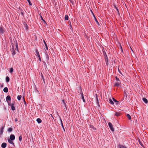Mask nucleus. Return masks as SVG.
Returning a JSON list of instances; mask_svg holds the SVG:
<instances>
[{
	"instance_id": "f257e3e1",
	"label": "nucleus",
	"mask_w": 148,
	"mask_h": 148,
	"mask_svg": "<svg viewBox=\"0 0 148 148\" xmlns=\"http://www.w3.org/2000/svg\"><path fill=\"white\" fill-rule=\"evenodd\" d=\"M108 125L110 129V130L114 132V129L113 127V125L110 122H109L108 123Z\"/></svg>"
},
{
	"instance_id": "f03ea898",
	"label": "nucleus",
	"mask_w": 148,
	"mask_h": 148,
	"mask_svg": "<svg viewBox=\"0 0 148 148\" xmlns=\"http://www.w3.org/2000/svg\"><path fill=\"white\" fill-rule=\"evenodd\" d=\"M8 105L9 106H10L11 107V108L12 110H15V107L14 106V104L13 103H8Z\"/></svg>"
},
{
	"instance_id": "7ed1b4c3",
	"label": "nucleus",
	"mask_w": 148,
	"mask_h": 148,
	"mask_svg": "<svg viewBox=\"0 0 148 148\" xmlns=\"http://www.w3.org/2000/svg\"><path fill=\"white\" fill-rule=\"evenodd\" d=\"M121 84V82L120 81H117L114 84V86H120Z\"/></svg>"
},
{
	"instance_id": "20e7f679",
	"label": "nucleus",
	"mask_w": 148,
	"mask_h": 148,
	"mask_svg": "<svg viewBox=\"0 0 148 148\" xmlns=\"http://www.w3.org/2000/svg\"><path fill=\"white\" fill-rule=\"evenodd\" d=\"M81 92L80 93V94H81V98H82V99L83 102H85V99H84V97L83 94L82 92V90H81Z\"/></svg>"
},
{
	"instance_id": "39448f33",
	"label": "nucleus",
	"mask_w": 148,
	"mask_h": 148,
	"mask_svg": "<svg viewBox=\"0 0 148 148\" xmlns=\"http://www.w3.org/2000/svg\"><path fill=\"white\" fill-rule=\"evenodd\" d=\"M4 127L3 126H2L0 129V135H1L3 132V130L4 129Z\"/></svg>"
},
{
	"instance_id": "423d86ee",
	"label": "nucleus",
	"mask_w": 148,
	"mask_h": 148,
	"mask_svg": "<svg viewBox=\"0 0 148 148\" xmlns=\"http://www.w3.org/2000/svg\"><path fill=\"white\" fill-rule=\"evenodd\" d=\"M11 51L12 52V55H14L15 54V52L14 50V46L13 45L12 46Z\"/></svg>"
},
{
	"instance_id": "0eeeda50",
	"label": "nucleus",
	"mask_w": 148,
	"mask_h": 148,
	"mask_svg": "<svg viewBox=\"0 0 148 148\" xmlns=\"http://www.w3.org/2000/svg\"><path fill=\"white\" fill-rule=\"evenodd\" d=\"M15 138V137L14 135H11L10 136V139L11 140H14Z\"/></svg>"
},
{
	"instance_id": "6e6552de",
	"label": "nucleus",
	"mask_w": 148,
	"mask_h": 148,
	"mask_svg": "<svg viewBox=\"0 0 148 148\" xmlns=\"http://www.w3.org/2000/svg\"><path fill=\"white\" fill-rule=\"evenodd\" d=\"M7 145V144L6 143H3L1 145V147L3 148H5Z\"/></svg>"
},
{
	"instance_id": "1a4fd4ad",
	"label": "nucleus",
	"mask_w": 148,
	"mask_h": 148,
	"mask_svg": "<svg viewBox=\"0 0 148 148\" xmlns=\"http://www.w3.org/2000/svg\"><path fill=\"white\" fill-rule=\"evenodd\" d=\"M14 45L16 47L15 50H16L17 51H18V44L17 41L15 42V43Z\"/></svg>"
},
{
	"instance_id": "9d476101",
	"label": "nucleus",
	"mask_w": 148,
	"mask_h": 148,
	"mask_svg": "<svg viewBox=\"0 0 148 148\" xmlns=\"http://www.w3.org/2000/svg\"><path fill=\"white\" fill-rule=\"evenodd\" d=\"M90 128H91L92 130V131H95L96 130V129L93 126L91 125L90 126Z\"/></svg>"
},
{
	"instance_id": "9b49d317",
	"label": "nucleus",
	"mask_w": 148,
	"mask_h": 148,
	"mask_svg": "<svg viewBox=\"0 0 148 148\" xmlns=\"http://www.w3.org/2000/svg\"><path fill=\"white\" fill-rule=\"evenodd\" d=\"M143 100L146 103H147L148 102L147 100L145 97H144L143 98Z\"/></svg>"
},
{
	"instance_id": "f8f14e48",
	"label": "nucleus",
	"mask_w": 148,
	"mask_h": 148,
	"mask_svg": "<svg viewBox=\"0 0 148 148\" xmlns=\"http://www.w3.org/2000/svg\"><path fill=\"white\" fill-rule=\"evenodd\" d=\"M118 146L119 148H127L126 147L122 145H119Z\"/></svg>"
},
{
	"instance_id": "ddd939ff",
	"label": "nucleus",
	"mask_w": 148,
	"mask_h": 148,
	"mask_svg": "<svg viewBox=\"0 0 148 148\" xmlns=\"http://www.w3.org/2000/svg\"><path fill=\"white\" fill-rule=\"evenodd\" d=\"M6 101H7V100L10 101L11 100V97L10 96H8L6 98Z\"/></svg>"
},
{
	"instance_id": "4468645a",
	"label": "nucleus",
	"mask_w": 148,
	"mask_h": 148,
	"mask_svg": "<svg viewBox=\"0 0 148 148\" xmlns=\"http://www.w3.org/2000/svg\"><path fill=\"white\" fill-rule=\"evenodd\" d=\"M3 90L5 92H8V89L6 87H5L4 88Z\"/></svg>"
},
{
	"instance_id": "2eb2a0df",
	"label": "nucleus",
	"mask_w": 148,
	"mask_h": 148,
	"mask_svg": "<svg viewBox=\"0 0 148 148\" xmlns=\"http://www.w3.org/2000/svg\"><path fill=\"white\" fill-rule=\"evenodd\" d=\"M36 121L38 123H40L42 122L40 118H38L36 120Z\"/></svg>"
},
{
	"instance_id": "dca6fc26",
	"label": "nucleus",
	"mask_w": 148,
	"mask_h": 148,
	"mask_svg": "<svg viewBox=\"0 0 148 148\" xmlns=\"http://www.w3.org/2000/svg\"><path fill=\"white\" fill-rule=\"evenodd\" d=\"M12 140H11L9 139H8V141L12 145H14V143Z\"/></svg>"
},
{
	"instance_id": "f3484780",
	"label": "nucleus",
	"mask_w": 148,
	"mask_h": 148,
	"mask_svg": "<svg viewBox=\"0 0 148 148\" xmlns=\"http://www.w3.org/2000/svg\"><path fill=\"white\" fill-rule=\"evenodd\" d=\"M43 41H44V44L45 45V48H46V49L47 50H48V48L47 46V45L45 41L44 40Z\"/></svg>"
},
{
	"instance_id": "a211bd4d",
	"label": "nucleus",
	"mask_w": 148,
	"mask_h": 148,
	"mask_svg": "<svg viewBox=\"0 0 148 148\" xmlns=\"http://www.w3.org/2000/svg\"><path fill=\"white\" fill-rule=\"evenodd\" d=\"M103 56L105 58H108V57L107 56V55H106V53L105 52H103Z\"/></svg>"
},
{
	"instance_id": "6ab92c4d",
	"label": "nucleus",
	"mask_w": 148,
	"mask_h": 148,
	"mask_svg": "<svg viewBox=\"0 0 148 148\" xmlns=\"http://www.w3.org/2000/svg\"><path fill=\"white\" fill-rule=\"evenodd\" d=\"M127 116L129 120H130L131 119V116L129 114H127Z\"/></svg>"
},
{
	"instance_id": "aec40b11",
	"label": "nucleus",
	"mask_w": 148,
	"mask_h": 148,
	"mask_svg": "<svg viewBox=\"0 0 148 148\" xmlns=\"http://www.w3.org/2000/svg\"><path fill=\"white\" fill-rule=\"evenodd\" d=\"M10 78L8 76H7L6 78V81L7 82H8L9 81Z\"/></svg>"
},
{
	"instance_id": "412c9836",
	"label": "nucleus",
	"mask_w": 148,
	"mask_h": 148,
	"mask_svg": "<svg viewBox=\"0 0 148 148\" xmlns=\"http://www.w3.org/2000/svg\"><path fill=\"white\" fill-rule=\"evenodd\" d=\"M105 60L106 62V63L107 65H108V58H105Z\"/></svg>"
},
{
	"instance_id": "4be33fe9",
	"label": "nucleus",
	"mask_w": 148,
	"mask_h": 148,
	"mask_svg": "<svg viewBox=\"0 0 148 148\" xmlns=\"http://www.w3.org/2000/svg\"><path fill=\"white\" fill-rule=\"evenodd\" d=\"M94 19H95V21L97 23V24L98 25H99V23L98 22L97 18H96L95 17V16L94 15Z\"/></svg>"
},
{
	"instance_id": "5701e85b",
	"label": "nucleus",
	"mask_w": 148,
	"mask_h": 148,
	"mask_svg": "<svg viewBox=\"0 0 148 148\" xmlns=\"http://www.w3.org/2000/svg\"><path fill=\"white\" fill-rule=\"evenodd\" d=\"M69 19V16L67 15H66L65 16L64 19L65 20H67Z\"/></svg>"
},
{
	"instance_id": "b1692460",
	"label": "nucleus",
	"mask_w": 148,
	"mask_h": 148,
	"mask_svg": "<svg viewBox=\"0 0 148 148\" xmlns=\"http://www.w3.org/2000/svg\"><path fill=\"white\" fill-rule=\"evenodd\" d=\"M0 33H3V29L1 27H0Z\"/></svg>"
},
{
	"instance_id": "393cba45",
	"label": "nucleus",
	"mask_w": 148,
	"mask_h": 148,
	"mask_svg": "<svg viewBox=\"0 0 148 148\" xmlns=\"http://www.w3.org/2000/svg\"><path fill=\"white\" fill-rule=\"evenodd\" d=\"M36 55L38 57L40 56L39 53L37 50H36Z\"/></svg>"
},
{
	"instance_id": "a878e982",
	"label": "nucleus",
	"mask_w": 148,
	"mask_h": 148,
	"mask_svg": "<svg viewBox=\"0 0 148 148\" xmlns=\"http://www.w3.org/2000/svg\"><path fill=\"white\" fill-rule=\"evenodd\" d=\"M22 96L21 95H18L17 96V99L18 100H20L21 99Z\"/></svg>"
},
{
	"instance_id": "bb28decb",
	"label": "nucleus",
	"mask_w": 148,
	"mask_h": 148,
	"mask_svg": "<svg viewBox=\"0 0 148 148\" xmlns=\"http://www.w3.org/2000/svg\"><path fill=\"white\" fill-rule=\"evenodd\" d=\"M110 103L111 104H113L114 103L112 100L111 99H109Z\"/></svg>"
},
{
	"instance_id": "cd10ccee",
	"label": "nucleus",
	"mask_w": 148,
	"mask_h": 148,
	"mask_svg": "<svg viewBox=\"0 0 148 148\" xmlns=\"http://www.w3.org/2000/svg\"><path fill=\"white\" fill-rule=\"evenodd\" d=\"M13 69L12 68H10V72L11 73L13 71Z\"/></svg>"
},
{
	"instance_id": "c85d7f7f",
	"label": "nucleus",
	"mask_w": 148,
	"mask_h": 148,
	"mask_svg": "<svg viewBox=\"0 0 148 148\" xmlns=\"http://www.w3.org/2000/svg\"><path fill=\"white\" fill-rule=\"evenodd\" d=\"M115 115L117 116H119L120 115V113L117 112H116Z\"/></svg>"
},
{
	"instance_id": "c756f323",
	"label": "nucleus",
	"mask_w": 148,
	"mask_h": 148,
	"mask_svg": "<svg viewBox=\"0 0 148 148\" xmlns=\"http://www.w3.org/2000/svg\"><path fill=\"white\" fill-rule=\"evenodd\" d=\"M24 25L25 26V28H26V29H28V26L26 24V23H25L24 24Z\"/></svg>"
},
{
	"instance_id": "7c9ffc66",
	"label": "nucleus",
	"mask_w": 148,
	"mask_h": 148,
	"mask_svg": "<svg viewBox=\"0 0 148 148\" xmlns=\"http://www.w3.org/2000/svg\"><path fill=\"white\" fill-rule=\"evenodd\" d=\"M27 1L29 3V4L30 5H32V4L30 1V0H27Z\"/></svg>"
},
{
	"instance_id": "2f4dec72",
	"label": "nucleus",
	"mask_w": 148,
	"mask_h": 148,
	"mask_svg": "<svg viewBox=\"0 0 148 148\" xmlns=\"http://www.w3.org/2000/svg\"><path fill=\"white\" fill-rule=\"evenodd\" d=\"M19 139L20 141H21L22 140V137L21 136H20L19 137Z\"/></svg>"
},
{
	"instance_id": "473e14b6",
	"label": "nucleus",
	"mask_w": 148,
	"mask_h": 148,
	"mask_svg": "<svg viewBox=\"0 0 148 148\" xmlns=\"http://www.w3.org/2000/svg\"><path fill=\"white\" fill-rule=\"evenodd\" d=\"M12 131V128L10 127L8 128V131L10 132H11Z\"/></svg>"
},
{
	"instance_id": "72a5a7b5",
	"label": "nucleus",
	"mask_w": 148,
	"mask_h": 148,
	"mask_svg": "<svg viewBox=\"0 0 148 148\" xmlns=\"http://www.w3.org/2000/svg\"><path fill=\"white\" fill-rule=\"evenodd\" d=\"M62 101V102H63V104L64 105V106L65 107H66V103L65 102V101H64V100H63Z\"/></svg>"
},
{
	"instance_id": "f704fd0d",
	"label": "nucleus",
	"mask_w": 148,
	"mask_h": 148,
	"mask_svg": "<svg viewBox=\"0 0 148 148\" xmlns=\"http://www.w3.org/2000/svg\"><path fill=\"white\" fill-rule=\"evenodd\" d=\"M116 80V82L117 81H120L119 80V78H117V77H115Z\"/></svg>"
},
{
	"instance_id": "c9c22d12",
	"label": "nucleus",
	"mask_w": 148,
	"mask_h": 148,
	"mask_svg": "<svg viewBox=\"0 0 148 148\" xmlns=\"http://www.w3.org/2000/svg\"><path fill=\"white\" fill-rule=\"evenodd\" d=\"M60 120V121H61V126H62V127H63L64 126L63 124L62 121L61 119Z\"/></svg>"
},
{
	"instance_id": "e433bc0d",
	"label": "nucleus",
	"mask_w": 148,
	"mask_h": 148,
	"mask_svg": "<svg viewBox=\"0 0 148 148\" xmlns=\"http://www.w3.org/2000/svg\"><path fill=\"white\" fill-rule=\"evenodd\" d=\"M114 7H115V8H116V10H117L118 13V14H119V12L118 10V9H117V8L116 7V6H114Z\"/></svg>"
},
{
	"instance_id": "4c0bfd02",
	"label": "nucleus",
	"mask_w": 148,
	"mask_h": 148,
	"mask_svg": "<svg viewBox=\"0 0 148 148\" xmlns=\"http://www.w3.org/2000/svg\"><path fill=\"white\" fill-rule=\"evenodd\" d=\"M40 18H41V19L45 23H46L45 21L43 19V18L41 16H40Z\"/></svg>"
},
{
	"instance_id": "58836bf2",
	"label": "nucleus",
	"mask_w": 148,
	"mask_h": 148,
	"mask_svg": "<svg viewBox=\"0 0 148 148\" xmlns=\"http://www.w3.org/2000/svg\"><path fill=\"white\" fill-rule=\"evenodd\" d=\"M113 101L115 102H118L117 101H116V100H115L114 98H113Z\"/></svg>"
},
{
	"instance_id": "ea45409f",
	"label": "nucleus",
	"mask_w": 148,
	"mask_h": 148,
	"mask_svg": "<svg viewBox=\"0 0 148 148\" xmlns=\"http://www.w3.org/2000/svg\"><path fill=\"white\" fill-rule=\"evenodd\" d=\"M96 98H97V102L98 103V99L97 96V95H96Z\"/></svg>"
},
{
	"instance_id": "a19ab883",
	"label": "nucleus",
	"mask_w": 148,
	"mask_h": 148,
	"mask_svg": "<svg viewBox=\"0 0 148 148\" xmlns=\"http://www.w3.org/2000/svg\"><path fill=\"white\" fill-rule=\"evenodd\" d=\"M16 122L18 121V119L17 118H15L14 120Z\"/></svg>"
},
{
	"instance_id": "79ce46f5",
	"label": "nucleus",
	"mask_w": 148,
	"mask_h": 148,
	"mask_svg": "<svg viewBox=\"0 0 148 148\" xmlns=\"http://www.w3.org/2000/svg\"><path fill=\"white\" fill-rule=\"evenodd\" d=\"M38 57L39 58V60L40 61H41V58H40V56H39Z\"/></svg>"
},
{
	"instance_id": "37998d69",
	"label": "nucleus",
	"mask_w": 148,
	"mask_h": 148,
	"mask_svg": "<svg viewBox=\"0 0 148 148\" xmlns=\"http://www.w3.org/2000/svg\"><path fill=\"white\" fill-rule=\"evenodd\" d=\"M23 100L24 101V102L25 103H26V102H25V99H24V97H23Z\"/></svg>"
},
{
	"instance_id": "c03bdc74",
	"label": "nucleus",
	"mask_w": 148,
	"mask_h": 148,
	"mask_svg": "<svg viewBox=\"0 0 148 148\" xmlns=\"http://www.w3.org/2000/svg\"><path fill=\"white\" fill-rule=\"evenodd\" d=\"M139 143L142 146H143V144H142V143H141V142L139 141Z\"/></svg>"
},
{
	"instance_id": "a18cd8bd",
	"label": "nucleus",
	"mask_w": 148,
	"mask_h": 148,
	"mask_svg": "<svg viewBox=\"0 0 148 148\" xmlns=\"http://www.w3.org/2000/svg\"><path fill=\"white\" fill-rule=\"evenodd\" d=\"M42 79L43 81H44V78L43 77V76L42 75Z\"/></svg>"
},
{
	"instance_id": "49530a36",
	"label": "nucleus",
	"mask_w": 148,
	"mask_h": 148,
	"mask_svg": "<svg viewBox=\"0 0 148 148\" xmlns=\"http://www.w3.org/2000/svg\"><path fill=\"white\" fill-rule=\"evenodd\" d=\"M70 26L71 27V23L70 22Z\"/></svg>"
},
{
	"instance_id": "de8ad7c7",
	"label": "nucleus",
	"mask_w": 148,
	"mask_h": 148,
	"mask_svg": "<svg viewBox=\"0 0 148 148\" xmlns=\"http://www.w3.org/2000/svg\"><path fill=\"white\" fill-rule=\"evenodd\" d=\"M47 58H49V57H48V55H47Z\"/></svg>"
},
{
	"instance_id": "09e8293b",
	"label": "nucleus",
	"mask_w": 148,
	"mask_h": 148,
	"mask_svg": "<svg viewBox=\"0 0 148 148\" xmlns=\"http://www.w3.org/2000/svg\"><path fill=\"white\" fill-rule=\"evenodd\" d=\"M62 128H63V129L64 130V131H65V130H64V127H62Z\"/></svg>"
},
{
	"instance_id": "8fccbe9b",
	"label": "nucleus",
	"mask_w": 148,
	"mask_h": 148,
	"mask_svg": "<svg viewBox=\"0 0 148 148\" xmlns=\"http://www.w3.org/2000/svg\"><path fill=\"white\" fill-rule=\"evenodd\" d=\"M130 48H131V49L132 51H133V50H132V48H131V47H130Z\"/></svg>"
},
{
	"instance_id": "3c124183",
	"label": "nucleus",
	"mask_w": 148,
	"mask_h": 148,
	"mask_svg": "<svg viewBox=\"0 0 148 148\" xmlns=\"http://www.w3.org/2000/svg\"><path fill=\"white\" fill-rule=\"evenodd\" d=\"M70 0V1H71V0Z\"/></svg>"
}]
</instances>
